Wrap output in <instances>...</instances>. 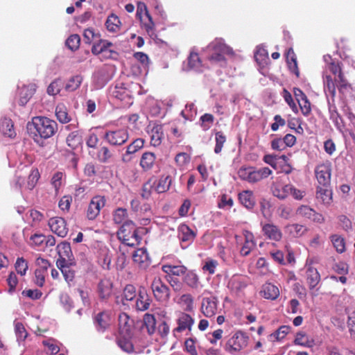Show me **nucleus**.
<instances>
[{"label":"nucleus","instance_id":"41","mask_svg":"<svg viewBox=\"0 0 355 355\" xmlns=\"http://www.w3.org/2000/svg\"><path fill=\"white\" fill-rule=\"evenodd\" d=\"M75 264H63L62 267H58L62 272L65 281L69 286L73 284L76 277V271L71 268Z\"/></svg>","mask_w":355,"mask_h":355},{"label":"nucleus","instance_id":"62","mask_svg":"<svg viewBox=\"0 0 355 355\" xmlns=\"http://www.w3.org/2000/svg\"><path fill=\"white\" fill-rule=\"evenodd\" d=\"M112 153L106 146H102L98 151L97 157L102 163H106L111 158Z\"/></svg>","mask_w":355,"mask_h":355},{"label":"nucleus","instance_id":"57","mask_svg":"<svg viewBox=\"0 0 355 355\" xmlns=\"http://www.w3.org/2000/svg\"><path fill=\"white\" fill-rule=\"evenodd\" d=\"M84 41L86 44H94L100 38V35L96 34L92 28L85 29L83 33Z\"/></svg>","mask_w":355,"mask_h":355},{"label":"nucleus","instance_id":"19","mask_svg":"<svg viewBox=\"0 0 355 355\" xmlns=\"http://www.w3.org/2000/svg\"><path fill=\"white\" fill-rule=\"evenodd\" d=\"M262 232L267 239L275 241H279L282 239V232L280 228L273 223H261Z\"/></svg>","mask_w":355,"mask_h":355},{"label":"nucleus","instance_id":"60","mask_svg":"<svg viewBox=\"0 0 355 355\" xmlns=\"http://www.w3.org/2000/svg\"><path fill=\"white\" fill-rule=\"evenodd\" d=\"M15 331L18 341H24L28 336V332L21 322L15 323Z\"/></svg>","mask_w":355,"mask_h":355},{"label":"nucleus","instance_id":"7","mask_svg":"<svg viewBox=\"0 0 355 355\" xmlns=\"http://www.w3.org/2000/svg\"><path fill=\"white\" fill-rule=\"evenodd\" d=\"M113 44L105 40H98L92 45L91 51L95 55H101V60L114 58L118 54L114 51L109 49Z\"/></svg>","mask_w":355,"mask_h":355},{"label":"nucleus","instance_id":"29","mask_svg":"<svg viewBox=\"0 0 355 355\" xmlns=\"http://www.w3.org/2000/svg\"><path fill=\"white\" fill-rule=\"evenodd\" d=\"M154 190L158 193H164L168 190L171 184V178L169 175H162L159 179L156 180L154 177H152Z\"/></svg>","mask_w":355,"mask_h":355},{"label":"nucleus","instance_id":"54","mask_svg":"<svg viewBox=\"0 0 355 355\" xmlns=\"http://www.w3.org/2000/svg\"><path fill=\"white\" fill-rule=\"evenodd\" d=\"M331 241L338 252L343 253L345 251V242L343 237L334 234L331 236Z\"/></svg>","mask_w":355,"mask_h":355},{"label":"nucleus","instance_id":"39","mask_svg":"<svg viewBox=\"0 0 355 355\" xmlns=\"http://www.w3.org/2000/svg\"><path fill=\"white\" fill-rule=\"evenodd\" d=\"M35 93V89L32 86H23L19 90V104L21 106H24L32 98Z\"/></svg>","mask_w":355,"mask_h":355},{"label":"nucleus","instance_id":"40","mask_svg":"<svg viewBox=\"0 0 355 355\" xmlns=\"http://www.w3.org/2000/svg\"><path fill=\"white\" fill-rule=\"evenodd\" d=\"M194 324V319L188 313H182L179 315V331L189 330L191 331Z\"/></svg>","mask_w":355,"mask_h":355},{"label":"nucleus","instance_id":"8","mask_svg":"<svg viewBox=\"0 0 355 355\" xmlns=\"http://www.w3.org/2000/svg\"><path fill=\"white\" fill-rule=\"evenodd\" d=\"M315 175L319 185L329 187L331 184V163L329 161L318 164L315 168Z\"/></svg>","mask_w":355,"mask_h":355},{"label":"nucleus","instance_id":"6","mask_svg":"<svg viewBox=\"0 0 355 355\" xmlns=\"http://www.w3.org/2000/svg\"><path fill=\"white\" fill-rule=\"evenodd\" d=\"M249 341V336L241 331H237L227 341L225 345V350L232 355H239L244 350Z\"/></svg>","mask_w":355,"mask_h":355},{"label":"nucleus","instance_id":"50","mask_svg":"<svg viewBox=\"0 0 355 355\" xmlns=\"http://www.w3.org/2000/svg\"><path fill=\"white\" fill-rule=\"evenodd\" d=\"M179 304L184 311H191L193 309V298L190 294L182 295Z\"/></svg>","mask_w":355,"mask_h":355},{"label":"nucleus","instance_id":"43","mask_svg":"<svg viewBox=\"0 0 355 355\" xmlns=\"http://www.w3.org/2000/svg\"><path fill=\"white\" fill-rule=\"evenodd\" d=\"M145 141L141 138L135 139L130 145L127 146L125 154L123 156V160L125 161V157L137 152L144 147Z\"/></svg>","mask_w":355,"mask_h":355},{"label":"nucleus","instance_id":"12","mask_svg":"<svg viewBox=\"0 0 355 355\" xmlns=\"http://www.w3.org/2000/svg\"><path fill=\"white\" fill-rule=\"evenodd\" d=\"M106 203L103 196H96L92 198L87 209V217L89 220H94L100 214Z\"/></svg>","mask_w":355,"mask_h":355},{"label":"nucleus","instance_id":"38","mask_svg":"<svg viewBox=\"0 0 355 355\" xmlns=\"http://www.w3.org/2000/svg\"><path fill=\"white\" fill-rule=\"evenodd\" d=\"M291 327L283 325L279 327L275 331L270 334L268 336V340L270 342L274 343L276 341L282 340L289 333Z\"/></svg>","mask_w":355,"mask_h":355},{"label":"nucleus","instance_id":"11","mask_svg":"<svg viewBox=\"0 0 355 355\" xmlns=\"http://www.w3.org/2000/svg\"><path fill=\"white\" fill-rule=\"evenodd\" d=\"M151 289L155 298L161 302L165 303L168 302L170 297L169 288L164 284L160 278H154L151 284Z\"/></svg>","mask_w":355,"mask_h":355},{"label":"nucleus","instance_id":"61","mask_svg":"<svg viewBox=\"0 0 355 355\" xmlns=\"http://www.w3.org/2000/svg\"><path fill=\"white\" fill-rule=\"evenodd\" d=\"M188 64L190 69H197L201 66V60L197 53L193 51L190 53L188 58Z\"/></svg>","mask_w":355,"mask_h":355},{"label":"nucleus","instance_id":"53","mask_svg":"<svg viewBox=\"0 0 355 355\" xmlns=\"http://www.w3.org/2000/svg\"><path fill=\"white\" fill-rule=\"evenodd\" d=\"M128 217V211L124 208H117L113 212V220L116 224L123 223Z\"/></svg>","mask_w":355,"mask_h":355},{"label":"nucleus","instance_id":"51","mask_svg":"<svg viewBox=\"0 0 355 355\" xmlns=\"http://www.w3.org/2000/svg\"><path fill=\"white\" fill-rule=\"evenodd\" d=\"M142 27L146 30L148 34L153 33L155 24L150 15H147L139 18Z\"/></svg>","mask_w":355,"mask_h":355},{"label":"nucleus","instance_id":"49","mask_svg":"<svg viewBox=\"0 0 355 355\" xmlns=\"http://www.w3.org/2000/svg\"><path fill=\"white\" fill-rule=\"evenodd\" d=\"M286 229L293 237H300L307 231L305 226L300 224H292L286 226Z\"/></svg>","mask_w":355,"mask_h":355},{"label":"nucleus","instance_id":"48","mask_svg":"<svg viewBox=\"0 0 355 355\" xmlns=\"http://www.w3.org/2000/svg\"><path fill=\"white\" fill-rule=\"evenodd\" d=\"M83 81V77L80 75L74 76L69 79L65 85L64 89L67 92H73L76 90Z\"/></svg>","mask_w":355,"mask_h":355},{"label":"nucleus","instance_id":"1","mask_svg":"<svg viewBox=\"0 0 355 355\" xmlns=\"http://www.w3.org/2000/svg\"><path fill=\"white\" fill-rule=\"evenodd\" d=\"M323 83L324 91H327L334 98L336 95V88L342 95L349 92L351 85L346 79L339 62H331L327 64V69L323 73Z\"/></svg>","mask_w":355,"mask_h":355},{"label":"nucleus","instance_id":"33","mask_svg":"<svg viewBox=\"0 0 355 355\" xmlns=\"http://www.w3.org/2000/svg\"><path fill=\"white\" fill-rule=\"evenodd\" d=\"M187 269L184 266H179V274H184L183 281L189 286L196 288L198 286V276L192 271L187 272Z\"/></svg>","mask_w":355,"mask_h":355},{"label":"nucleus","instance_id":"27","mask_svg":"<svg viewBox=\"0 0 355 355\" xmlns=\"http://www.w3.org/2000/svg\"><path fill=\"white\" fill-rule=\"evenodd\" d=\"M113 284L110 279H103L98 284V292L101 299H108L112 293Z\"/></svg>","mask_w":355,"mask_h":355},{"label":"nucleus","instance_id":"36","mask_svg":"<svg viewBox=\"0 0 355 355\" xmlns=\"http://www.w3.org/2000/svg\"><path fill=\"white\" fill-rule=\"evenodd\" d=\"M0 130L4 136L10 138H13L16 135L15 131L14 130L13 122L9 118L4 117L2 119Z\"/></svg>","mask_w":355,"mask_h":355},{"label":"nucleus","instance_id":"56","mask_svg":"<svg viewBox=\"0 0 355 355\" xmlns=\"http://www.w3.org/2000/svg\"><path fill=\"white\" fill-rule=\"evenodd\" d=\"M138 294V291L135 286L132 284H128L123 289V299L127 301H132L135 300Z\"/></svg>","mask_w":355,"mask_h":355},{"label":"nucleus","instance_id":"26","mask_svg":"<svg viewBox=\"0 0 355 355\" xmlns=\"http://www.w3.org/2000/svg\"><path fill=\"white\" fill-rule=\"evenodd\" d=\"M162 268L166 274L165 277L167 282L175 290V286H178V266L166 263L162 266Z\"/></svg>","mask_w":355,"mask_h":355},{"label":"nucleus","instance_id":"18","mask_svg":"<svg viewBox=\"0 0 355 355\" xmlns=\"http://www.w3.org/2000/svg\"><path fill=\"white\" fill-rule=\"evenodd\" d=\"M51 230L60 237H65L68 233V227L65 220L61 217H53L49 220Z\"/></svg>","mask_w":355,"mask_h":355},{"label":"nucleus","instance_id":"37","mask_svg":"<svg viewBox=\"0 0 355 355\" xmlns=\"http://www.w3.org/2000/svg\"><path fill=\"white\" fill-rule=\"evenodd\" d=\"M132 335L125 336L124 335H119L116 338V343L118 346L127 353H132L134 351V345L131 342Z\"/></svg>","mask_w":355,"mask_h":355},{"label":"nucleus","instance_id":"52","mask_svg":"<svg viewBox=\"0 0 355 355\" xmlns=\"http://www.w3.org/2000/svg\"><path fill=\"white\" fill-rule=\"evenodd\" d=\"M63 87V83L60 78L54 80L47 87V93L51 96H55L60 93Z\"/></svg>","mask_w":355,"mask_h":355},{"label":"nucleus","instance_id":"15","mask_svg":"<svg viewBox=\"0 0 355 355\" xmlns=\"http://www.w3.org/2000/svg\"><path fill=\"white\" fill-rule=\"evenodd\" d=\"M147 132L150 137V145L159 146L164 138V131L162 125L150 123L147 126Z\"/></svg>","mask_w":355,"mask_h":355},{"label":"nucleus","instance_id":"14","mask_svg":"<svg viewBox=\"0 0 355 355\" xmlns=\"http://www.w3.org/2000/svg\"><path fill=\"white\" fill-rule=\"evenodd\" d=\"M218 300L215 296L203 297L202 300L200 311L207 318L215 316L218 313Z\"/></svg>","mask_w":355,"mask_h":355},{"label":"nucleus","instance_id":"30","mask_svg":"<svg viewBox=\"0 0 355 355\" xmlns=\"http://www.w3.org/2000/svg\"><path fill=\"white\" fill-rule=\"evenodd\" d=\"M316 198L324 205H329L332 202V191L329 187L318 185L316 191Z\"/></svg>","mask_w":355,"mask_h":355},{"label":"nucleus","instance_id":"42","mask_svg":"<svg viewBox=\"0 0 355 355\" xmlns=\"http://www.w3.org/2000/svg\"><path fill=\"white\" fill-rule=\"evenodd\" d=\"M66 141L67 146L71 149H76L81 145L82 137L78 131H73L69 134Z\"/></svg>","mask_w":355,"mask_h":355},{"label":"nucleus","instance_id":"10","mask_svg":"<svg viewBox=\"0 0 355 355\" xmlns=\"http://www.w3.org/2000/svg\"><path fill=\"white\" fill-rule=\"evenodd\" d=\"M129 138L128 130L126 128H120L114 130L105 132L104 139L111 146H121L124 144Z\"/></svg>","mask_w":355,"mask_h":355},{"label":"nucleus","instance_id":"45","mask_svg":"<svg viewBox=\"0 0 355 355\" xmlns=\"http://www.w3.org/2000/svg\"><path fill=\"white\" fill-rule=\"evenodd\" d=\"M144 327L149 335L155 333L156 329V320L153 315L146 313L144 316Z\"/></svg>","mask_w":355,"mask_h":355},{"label":"nucleus","instance_id":"44","mask_svg":"<svg viewBox=\"0 0 355 355\" xmlns=\"http://www.w3.org/2000/svg\"><path fill=\"white\" fill-rule=\"evenodd\" d=\"M55 116L62 123H67L71 121L67 109L63 104H58L55 107Z\"/></svg>","mask_w":355,"mask_h":355},{"label":"nucleus","instance_id":"5","mask_svg":"<svg viewBox=\"0 0 355 355\" xmlns=\"http://www.w3.org/2000/svg\"><path fill=\"white\" fill-rule=\"evenodd\" d=\"M208 49L211 51L209 60L214 63H218L221 66L226 64L225 55H233V50L223 42L221 40H215L211 42Z\"/></svg>","mask_w":355,"mask_h":355},{"label":"nucleus","instance_id":"28","mask_svg":"<svg viewBox=\"0 0 355 355\" xmlns=\"http://www.w3.org/2000/svg\"><path fill=\"white\" fill-rule=\"evenodd\" d=\"M245 242L241 248L240 253L241 256L246 257L255 248L256 243L254 240V235L249 231H244Z\"/></svg>","mask_w":355,"mask_h":355},{"label":"nucleus","instance_id":"63","mask_svg":"<svg viewBox=\"0 0 355 355\" xmlns=\"http://www.w3.org/2000/svg\"><path fill=\"white\" fill-rule=\"evenodd\" d=\"M314 209L307 205H302L297 208L296 214L303 218L311 220Z\"/></svg>","mask_w":355,"mask_h":355},{"label":"nucleus","instance_id":"16","mask_svg":"<svg viewBox=\"0 0 355 355\" xmlns=\"http://www.w3.org/2000/svg\"><path fill=\"white\" fill-rule=\"evenodd\" d=\"M112 322L111 313L108 311L98 313L94 318V324L98 332H105Z\"/></svg>","mask_w":355,"mask_h":355},{"label":"nucleus","instance_id":"4","mask_svg":"<svg viewBox=\"0 0 355 355\" xmlns=\"http://www.w3.org/2000/svg\"><path fill=\"white\" fill-rule=\"evenodd\" d=\"M272 173V170L268 167L257 168L253 166H242L238 171L239 178L251 184L259 182Z\"/></svg>","mask_w":355,"mask_h":355},{"label":"nucleus","instance_id":"64","mask_svg":"<svg viewBox=\"0 0 355 355\" xmlns=\"http://www.w3.org/2000/svg\"><path fill=\"white\" fill-rule=\"evenodd\" d=\"M153 178H150L142 187L141 196L143 198L148 199L154 189Z\"/></svg>","mask_w":355,"mask_h":355},{"label":"nucleus","instance_id":"23","mask_svg":"<svg viewBox=\"0 0 355 355\" xmlns=\"http://www.w3.org/2000/svg\"><path fill=\"white\" fill-rule=\"evenodd\" d=\"M306 280L309 289H313L320 282V275L317 268L313 267L309 260L306 263Z\"/></svg>","mask_w":355,"mask_h":355},{"label":"nucleus","instance_id":"46","mask_svg":"<svg viewBox=\"0 0 355 355\" xmlns=\"http://www.w3.org/2000/svg\"><path fill=\"white\" fill-rule=\"evenodd\" d=\"M294 343L306 347H312L315 345L314 340L313 339L309 340L304 332L297 333Z\"/></svg>","mask_w":355,"mask_h":355},{"label":"nucleus","instance_id":"47","mask_svg":"<svg viewBox=\"0 0 355 355\" xmlns=\"http://www.w3.org/2000/svg\"><path fill=\"white\" fill-rule=\"evenodd\" d=\"M272 193L274 196L280 200H284L289 195V189H291V184H286L282 187L275 186L272 187Z\"/></svg>","mask_w":355,"mask_h":355},{"label":"nucleus","instance_id":"25","mask_svg":"<svg viewBox=\"0 0 355 355\" xmlns=\"http://www.w3.org/2000/svg\"><path fill=\"white\" fill-rule=\"evenodd\" d=\"M40 177V175L38 170L37 168L32 169L26 184H22L24 179L21 177H18L16 184H19L20 188L24 187L26 189L32 190L36 186Z\"/></svg>","mask_w":355,"mask_h":355},{"label":"nucleus","instance_id":"34","mask_svg":"<svg viewBox=\"0 0 355 355\" xmlns=\"http://www.w3.org/2000/svg\"><path fill=\"white\" fill-rule=\"evenodd\" d=\"M156 157L153 153L145 152L142 154L140 159V166L144 171H148L153 168L155 162Z\"/></svg>","mask_w":355,"mask_h":355},{"label":"nucleus","instance_id":"31","mask_svg":"<svg viewBox=\"0 0 355 355\" xmlns=\"http://www.w3.org/2000/svg\"><path fill=\"white\" fill-rule=\"evenodd\" d=\"M261 293L264 298L274 300L279 297V290L275 285L266 283L262 286Z\"/></svg>","mask_w":355,"mask_h":355},{"label":"nucleus","instance_id":"17","mask_svg":"<svg viewBox=\"0 0 355 355\" xmlns=\"http://www.w3.org/2000/svg\"><path fill=\"white\" fill-rule=\"evenodd\" d=\"M111 94L114 98L124 102L125 105L132 104L130 92L123 83H116L111 89Z\"/></svg>","mask_w":355,"mask_h":355},{"label":"nucleus","instance_id":"9","mask_svg":"<svg viewBox=\"0 0 355 355\" xmlns=\"http://www.w3.org/2000/svg\"><path fill=\"white\" fill-rule=\"evenodd\" d=\"M57 252L59 258L56 261L57 267H62L63 264H76L71 245L69 243L63 241L57 245Z\"/></svg>","mask_w":355,"mask_h":355},{"label":"nucleus","instance_id":"32","mask_svg":"<svg viewBox=\"0 0 355 355\" xmlns=\"http://www.w3.org/2000/svg\"><path fill=\"white\" fill-rule=\"evenodd\" d=\"M105 25L109 32L116 33L121 31L122 24L119 17L112 13L107 17Z\"/></svg>","mask_w":355,"mask_h":355},{"label":"nucleus","instance_id":"22","mask_svg":"<svg viewBox=\"0 0 355 355\" xmlns=\"http://www.w3.org/2000/svg\"><path fill=\"white\" fill-rule=\"evenodd\" d=\"M132 259L134 263L142 270L148 268L151 263L147 250L144 248H139L135 250L132 255Z\"/></svg>","mask_w":355,"mask_h":355},{"label":"nucleus","instance_id":"35","mask_svg":"<svg viewBox=\"0 0 355 355\" xmlns=\"http://www.w3.org/2000/svg\"><path fill=\"white\" fill-rule=\"evenodd\" d=\"M241 203L248 209H252L255 205V198L252 191L246 190L239 194Z\"/></svg>","mask_w":355,"mask_h":355},{"label":"nucleus","instance_id":"21","mask_svg":"<svg viewBox=\"0 0 355 355\" xmlns=\"http://www.w3.org/2000/svg\"><path fill=\"white\" fill-rule=\"evenodd\" d=\"M196 237V233L187 225L182 224L179 226V239L183 249L190 245Z\"/></svg>","mask_w":355,"mask_h":355},{"label":"nucleus","instance_id":"2","mask_svg":"<svg viewBox=\"0 0 355 355\" xmlns=\"http://www.w3.org/2000/svg\"><path fill=\"white\" fill-rule=\"evenodd\" d=\"M27 129L35 141L37 139H46L57 132L58 124L55 121L46 116H34L27 123Z\"/></svg>","mask_w":355,"mask_h":355},{"label":"nucleus","instance_id":"13","mask_svg":"<svg viewBox=\"0 0 355 355\" xmlns=\"http://www.w3.org/2000/svg\"><path fill=\"white\" fill-rule=\"evenodd\" d=\"M248 284V278L242 275H234L228 282V288L231 292L239 296Z\"/></svg>","mask_w":355,"mask_h":355},{"label":"nucleus","instance_id":"3","mask_svg":"<svg viewBox=\"0 0 355 355\" xmlns=\"http://www.w3.org/2000/svg\"><path fill=\"white\" fill-rule=\"evenodd\" d=\"M139 229L131 220L124 222L117 232V237L128 246L139 245L141 237L139 234Z\"/></svg>","mask_w":355,"mask_h":355},{"label":"nucleus","instance_id":"20","mask_svg":"<svg viewBox=\"0 0 355 355\" xmlns=\"http://www.w3.org/2000/svg\"><path fill=\"white\" fill-rule=\"evenodd\" d=\"M134 322L125 313H121L119 315V335L128 336L132 335Z\"/></svg>","mask_w":355,"mask_h":355},{"label":"nucleus","instance_id":"59","mask_svg":"<svg viewBox=\"0 0 355 355\" xmlns=\"http://www.w3.org/2000/svg\"><path fill=\"white\" fill-rule=\"evenodd\" d=\"M67 46L71 51L77 50L80 44V37L78 34L70 35L65 42Z\"/></svg>","mask_w":355,"mask_h":355},{"label":"nucleus","instance_id":"24","mask_svg":"<svg viewBox=\"0 0 355 355\" xmlns=\"http://www.w3.org/2000/svg\"><path fill=\"white\" fill-rule=\"evenodd\" d=\"M151 300L144 288H140L138 291L135 303L136 309L144 311L149 309Z\"/></svg>","mask_w":355,"mask_h":355},{"label":"nucleus","instance_id":"55","mask_svg":"<svg viewBox=\"0 0 355 355\" xmlns=\"http://www.w3.org/2000/svg\"><path fill=\"white\" fill-rule=\"evenodd\" d=\"M216 146L214 153L219 154L223 149L224 144L226 142V136L221 131L216 132L215 134Z\"/></svg>","mask_w":355,"mask_h":355},{"label":"nucleus","instance_id":"58","mask_svg":"<svg viewBox=\"0 0 355 355\" xmlns=\"http://www.w3.org/2000/svg\"><path fill=\"white\" fill-rule=\"evenodd\" d=\"M254 59L259 64L266 62L268 60V53L266 49L263 47H257L254 53Z\"/></svg>","mask_w":355,"mask_h":355}]
</instances>
